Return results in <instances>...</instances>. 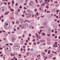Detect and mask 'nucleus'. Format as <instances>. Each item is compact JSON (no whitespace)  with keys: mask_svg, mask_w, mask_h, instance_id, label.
<instances>
[{"mask_svg":"<svg viewBox=\"0 0 60 60\" xmlns=\"http://www.w3.org/2000/svg\"><path fill=\"white\" fill-rule=\"evenodd\" d=\"M53 46L54 47H57V45L56 44H54L53 45Z\"/></svg>","mask_w":60,"mask_h":60,"instance_id":"10","label":"nucleus"},{"mask_svg":"<svg viewBox=\"0 0 60 60\" xmlns=\"http://www.w3.org/2000/svg\"><path fill=\"white\" fill-rule=\"evenodd\" d=\"M56 18H57V19H58V16H57L56 17Z\"/></svg>","mask_w":60,"mask_h":60,"instance_id":"48","label":"nucleus"},{"mask_svg":"<svg viewBox=\"0 0 60 60\" xmlns=\"http://www.w3.org/2000/svg\"><path fill=\"white\" fill-rule=\"evenodd\" d=\"M31 21H32L31 22H32V24H33V23H34V20H32Z\"/></svg>","mask_w":60,"mask_h":60,"instance_id":"31","label":"nucleus"},{"mask_svg":"<svg viewBox=\"0 0 60 60\" xmlns=\"http://www.w3.org/2000/svg\"><path fill=\"white\" fill-rule=\"evenodd\" d=\"M42 34L43 35H45V33H42Z\"/></svg>","mask_w":60,"mask_h":60,"instance_id":"21","label":"nucleus"},{"mask_svg":"<svg viewBox=\"0 0 60 60\" xmlns=\"http://www.w3.org/2000/svg\"><path fill=\"white\" fill-rule=\"evenodd\" d=\"M17 29L18 30L19 29V27H18V28H17Z\"/></svg>","mask_w":60,"mask_h":60,"instance_id":"64","label":"nucleus"},{"mask_svg":"<svg viewBox=\"0 0 60 60\" xmlns=\"http://www.w3.org/2000/svg\"><path fill=\"white\" fill-rule=\"evenodd\" d=\"M50 51H51L50 50H49L48 51V54H50Z\"/></svg>","mask_w":60,"mask_h":60,"instance_id":"17","label":"nucleus"},{"mask_svg":"<svg viewBox=\"0 0 60 60\" xmlns=\"http://www.w3.org/2000/svg\"><path fill=\"white\" fill-rule=\"evenodd\" d=\"M51 34H47V35L49 37L50 36Z\"/></svg>","mask_w":60,"mask_h":60,"instance_id":"18","label":"nucleus"},{"mask_svg":"<svg viewBox=\"0 0 60 60\" xmlns=\"http://www.w3.org/2000/svg\"><path fill=\"white\" fill-rule=\"evenodd\" d=\"M15 60H17V58H15Z\"/></svg>","mask_w":60,"mask_h":60,"instance_id":"63","label":"nucleus"},{"mask_svg":"<svg viewBox=\"0 0 60 60\" xmlns=\"http://www.w3.org/2000/svg\"><path fill=\"white\" fill-rule=\"evenodd\" d=\"M54 43L55 44H56L57 45V42H54Z\"/></svg>","mask_w":60,"mask_h":60,"instance_id":"24","label":"nucleus"},{"mask_svg":"<svg viewBox=\"0 0 60 60\" xmlns=\"http://www.w3.org/2000/svg\"><path fill=\"white\" fill-rule=\"evenodd\" d=\"M55 5L56 7H58V5Z\"/></svg>","mask_w":60,"mask_h":60,"instance_id":"47","label":"nucleus"},{"mask_svg":"<svg viewBox=\"0 0 60 60\" xmlns=\"http://www.w3.org/2000/svg\"><path fill=\"white\" fill-rule=\"evenodd\" d=\"M47 22H44L43 25L45 26H47Z\"/></svg>","mask_w":60,"mask_h":60,"instance_id":"4","label":"nucleus"},{"mask_svg":"<svg viewBox=\"0 0 60 60\" xmlns=\"http://www.w3.org/2000/svg\"><path fill=\"white\" fill-rule=\"evenodd\" d=\"M38 14H39V13H38V12H37V13L36 14V15H38H38H38Z\"/></svg>","mask_w":60,"mask_h":60,"instance_id":"41","label":"nucleus"},{"mask_svg":"<svg viewBox=\"0 0 60 60\" xmlns=\"http://www.w3.org/2000/svg\"><path fill=\"white\" fill-rule=\"evenodd\" d=\"M33 49H31V51H33Z\"/></svg>","mask_w":60,"mask_h":60,"instance_id":"54","label":"nucleus"},{"mask_svg":"<svg viewBox=\"0 0 60 60\" xmlns=\"http://www.w3.org/2000/svg\"><path fill=\"white\" fill-rule=\"evenodd\" d=\"M15 5L16 6H18V3H16Z\"/></svg>","mask_w":60,"mask_h":60,"instance_id":"29","label":"nucleus"},{"mask_svg":"<svg viewBox=\"0 0 60 60\" xmlns=\"http://www.w3.org/2000/svg\"><path fill=\"white\" fill-rule=\"evenodd\" d=\"M50 56V57H52V54Z\"/></svg>","mask_w":60,"mask_h":60,"instance_id":"57","label":"nucleus"},{"mask_svg":"<svg viewBox=\"0 0 60 60\" xmlns=\"http://www.w3.org/2000/svg\"><path fill=\"white\" fill-rule=\"evenodd\" d=\"M28 15H30V10H28Z\"/></svg>","mask_w":60,"mask_h":60,"instance_id":"8","label":"nucleus"},{"mask_svg":"<svg viewBox=\"0 0 60 60\" xmlns=\"http://www.w3.org/2000/svg\"><path fill=\"white\" fill-rule=\"evenodd\" d=\"M19 21H21V22L22 24V22H25V21L23 20V18H21L19 19Z\"/></svg>","mask_w":60,"mask_h":60,"instance_id":"3","label":"nucleus"},{"mask_svg":"<svg viewBox=\"0 0 60 60\" xmlns=\"http://www.w3.org/2000/svg\"><path fill=\"white\" fill-rule=\"evenodd\" d=\"M57 36H56L55 37V38H57Z\"/></svg>","mask_w":60,"mask_h":60,"instance_id":"35","label":"nucleus"},{"mask_svg":"<svg viewBox=\"0 0 60 60\" xmlns=\"http://www.w3.org/2000/svg\"><path fill=\"white\" fill-rule=\"evenodd\" d=\"M24 45H27V43H25L24 44Z\"/></svg>","mask_w":60,"mask_h":60,"instance_id":"46","label":"nucleus"},{"mask_svg":"<svg viewBox=\"0 0 60 60\" xmlns=\"http://www.w3.org/2000/svg\"><path fill=\"white\" fill-rule=\"evenodd\" d=\"M2 8H3V7H2L0 8V11H1V12H3V11H4V9H2Z\"/></svg>","mask_w":60,"mask_h":60,"instance_id":"9","label":"nucleus"},{"mask_svg":"<svg viewBox=\"0 0 60 60\" xmlns=\"http://www.w3.org/2000/svg\"><path fill=\"white\" fill-rule=\"evenodd\" d=\"M16 23L17 24H19V22L18 21H16Z\"/></svg>","mask_w":60,"mask_h":60,"instance_id":"13","label":"nucleus"},{"mask_svg":"<svg viewBox=\"0 0 60 60\" xmlns=\"http://www.w3.org/2000/svg\"><path fill=\"white\" fill-rule=\"evenodd\" d=\"M47 2H50V0H47Z\"/></svg>","mask_w":60,"mask_h":60,"instance_id":"56","label":"nucleus"},{"mask_svg":"<svg viewBox=\"0 0 60 60\" xmlns=\"http://www.w3.org/2000/svg\"><path fill=\"white\" fill-rule=\"evenodd\" d=\"M30 50V48H28L27 49V50H28V51H29V50Z\"/></svg>","mask_w":60,"mask_h":60,"instance_id":"50","label":"nucleus"},{"mask_svg":"<svg viewBox=\"0 0 60 60\" xmlns=\"http://www.w3.org/2000/svg\"><path fill=\"white\" fill-rule=\"evenodd\" d=\"M24 5H26V3H25V4H24Z\"/></svg>","mask_w":60,"mask_h":60,"instance_id":"42","label":"nucleus"},{"mask_svg":"<svg viewBox=\"0 0 60 60\" xmlns=\"http://www.w3.org/2000/svg\"><path fill=\"white\" fill-rule=\"evenodd\" d=\"M8 23H9V22H6L5 23V25H7V26H8Z\"/></svg>","mask_w":60,"mask_h":60,"instance_id":"11","label":"nucleus"},{"mask_svg":"<svg viewBox=\"0 0 60 60\" xmlns=\"http://www.w3.org/2000/svg\"><path fill=\"white\" fill-rule=\"evenodd\" d=\"M55 34H57V31H55Z\"/></svg>","mask_w":60,"mask_h":60,"instance_id":"58","label":"nucleus"},{"mask_svg":"<svg viewBox=\"0 0 60 60\" xmlns=\"http://www.w3.org/2000/svg\"><path fill=\"white\" fill-rule=\"evenodd\" d=\"M54 28L55 30H56V26H55L53 27Z\"/></svg>","mask_w":60,"mask_h":60,"instance_id":"16","label":"nucleus"},{"mask_svg":"<svg viewBox=\"0 0 60 60\" xmlns=\"http://www.w3.org/2000/svg\"><path fill=\"white\" fill-rule=\"evenodd\" d=\"M11 39H12L13 41V42H14V41H15V39L14 38H13V37H12L11 38Z\"/></svg>","mask_w":60,"mask_h":60,"instance_id":"6","label":"nucleus"},{"mask_svg":"<svg viewBox=\"0 0 60 60\" xmlns=\"http://www.w3.org/2000/svg\"><path fill=\"white\" fill-rule=\"evenodd\" d=\"M55 11V9H53L52 10V12H54Z\"/></svg>","mask_w":60,"mask_h":60,"instance_id":"45","label":"nucleus"},{"mask_svg":"<svg viewBox=\"0 0 60 60\" xmlns=\"http://www.w3.org/2000/svg\"><path fill=\"white\" fill-rule=\"evenodd\" d=\"M58 30L59 31H60V28H58Z\"/></svg>","mask_w":60,"mask_h":60,"instance_id":"61","label":"nucleus"},{"mask_svg":"<svg viewBox=\"0 0 60 60\" xmlns=\"http://www.w3.org/2000/svg\"><path fill=\"white\" fill-rule=\"evenodd\" d=\"M23 26H25V27H26V28H27V26H28L27 24V23L26 22H24L23 23Z\"/></svg>","mask_w":60,"mask_h":60,"instance_id":"2","label":"nucleus"},{"mask_svg":"<svg viewBox=\"0 0 60 60\" xmlns=\"http://www.w3.org/2000/svg\"><path fill=\"white\" fill-rule=\"evenodd\" d=\"M37 43H38V44H40V42L38 41L37 42Z\"/></svg>","mask_w":60,"mask_h":60,"instance_id":"34","label":"nucleus"},{"mask_svg":"<svg viewBox=\"0 0 60 60\" xmlns=\"http://www.w3.org/2000/svg\"><path fill=\"white\" fill-rule=\"evenodd\" d=\"M23 0H19L20 1V2H22Z\"/></svg>","mask_w":60,"mask_h":60,"instance_id":"28","label":"nucleus"},{"mask_svg":"<svg viewBox=\"0 0 60 60\" xmlns=\"http://www.w3.org/2000/svg\"><path fill=\"white\" fill-rule=\"evenodd\" d=\"M45 12H47V10L46 9H45V11H44Z\"/></svg>","mask_w":60,"mask_h":60,"instance_id":"55","label":"nucleus"},{"mask_svg":"<svg viewBox=\"0 0 60 60\" xmlns=\"http://www.w3.org/2000/svg\"><path fill=\"white\" fill-rule=\"evenodd\" d=\"M11 4V2H8V4Z\"/></svg>","mask_w":60,"mask_h":60,"instance_id":"49","label":"nucleus"},{"mask_svg":"<svg viewBox=\"0 0 60 60\" xmlns=\"http://www.w3.org/2000/svg\"><path fill=\"white\" fill-rule=\"evenodd\" d=\"M20 11V9H18V11L19 12V11Z\"/></svg>","mask_w":60,"mask_h":60,"instance_id":"27","label":"nucleus"},{"mask_svg":"<svg viewBox=\"0 0 60 60\" xmlns=\"http://www.w3.org/2000/svg\"><path fill=\"white\" fill-rule=\"evenodd\" d=\"M11 19H14V17H11Z\"/></svg>","mask_w":60,"mask_h":60,"instance_id":"36","label":"nucleus"},{"mask_svg":"<svg viewBox=\"0 0 60 60\" xmlns=\"http://www.w3.org/2000/svg\"><path fill=\"white\" fill-rule=\"evenodd\" d=\"M41 42H45V41L44 40H41Z\"/></svg>","mask_w":60,"mask_h":60,"instance_id":"12","label":"nucleus"},{"mask_svg":"<svg viewBox=\"0 0 60 60\" xmlns=\"http://www.w3.org/2000/svg\"><path fill=\"white\" fill-rule=\"evenodd\" d=\"M23 42H24V41H21V44H22L23 43Z\"/></svg>","mask_w":60,"mask_h":60,"instance_id":"14","label":"nucleus"},{"mask_svg":"<svg viewBox=\"0 0 60 60\" xmlns=\"http://www.w3.org/2000/svg\"><path fill=\"white\" fill-rule=\"evenodd\" d=\"M47 51H48V50L47 49L45 50V52H47Z\"/></svg>","mask_w":60,"mask_h":60,"instance_id":"25","label":"nucleus"},{"mask_svg":"<svg viewBox=\"0 0 60 60\" xmlns=\"http://www.w3.org/2000/svg\"><path fill=\"white\" fill-rule=\"evenodd\" d=\"M2 2H0V5H2Z\"/></svg>","mask_w":60,"mask_h":60,"instance_id":"23","label":"nucleus"},{"mask_svg":"<svg viewBox=\"0 0 60 60\" xmlns=\"http://www.w3.org/2000/svg\"><path fill=\"white\" fill-rule=\"evenodd\" d=\"M3 32L4 33V32H5V31H4V30H2Z\"/></svg>","mask_w":60,"mask_h":60,"instance_id":"60","label":"nucleus"},{"mask_svg":"<svg viewBox=\"0 0 60 60\" xmlns=\"http://www.w3.org/2000/svg\"><path fill=\"white\" fill-rule=\"evenodd\" d=\"M7 26V25H6V24H5L4 26V27L5 29H8V28H9V27H8Z\"/></svg>","mask_w":60,"mask_h":60,"instance_id":"5","label":"nucleus"},{"mask_svg":"<svg viewBox=\"0 0 60 60\" xmlns=\"http://www.w3.org/2000/svg\"><path fill=\"white\" fill-rule=\"evenodd\" d=\"M52 32L53 33V32H54V30H52Z\"/></svg>","mask_w":60,"mask_h":60,"instance_id":"53","label":"nucleus"},{"mask_svg":"<svg viewBox=\"0 0 60 60\" xmlns=\"http://www.w3.org/2000/svg\"><path fill=\"white\" fill-rule=\"evenodd\" d=\"M60 10H56V13H58V12H59V11H60Z\"/></svg>","mask_w":60,"mask_h":60,"instance_id":"19","label":"nucleus"},{"mask_svg":"<svg viewBox=\"0 0 60 60\" xmlns=\"http://www.w3.org/2000/svg\"><path fill=\"white\" fill-rule=\"evenodd\" d=\"M40 33L42 32V30H41L40 31Z\"/></svg>","mask_w":60,"mask_h":60,"instance_id":"52","label":"nucleus"},{"mask_svg":"<svg viewBox=\"0 0 60 60\" xmlns=\"http://www.w3.org/2000/svg\"><path fill=\"white\" fill-rule=\"evenodd\" d=\"M0 56H3V54H2L0 55Z\"/></svg>","mask_w":60,"mask_h":60,"instance_id":"51","label":"nucleus"},{"mask_svg":"<svg viewBox=\"0 0 60 60\" xmlns=\"http://www.w3.org/2000/svg\"><path fill=\"white\" fill-rule=\"evenodd\" d=\"M36 11H37V9H35V11L36 12Z\"/></svg>","mask_w":60,"mask_h":60,"instance_id":"59","label":"nucleus"},{"mask_svg":"<svg viewBox=\"0 0 60 60\" xmlns=\"http://www.w3.org/2000/svg\"><path fill=\"white\" fill-rule=\"evenodd\" d=\"M38 33L39 34H40V35L41 34V32H40V31H38Z\"/></svg>","mask_w":60,"mask_h":60,"instance_id":"20","label":"nucleus"},{"mask_svg":"<svg viewBox=\"0 0 60 60\" xmlns=\"http://www.w3.org/2000/svg\"><path fill=\"white\" fill-rule=\"evenodd\" d=\"M25 49L22 50V53L24 52H25Z\"/></svg>","mask_w":60,"mask_h":60,"instance_id":"15","label":"nucleus"},{"mask_svg":"<svg viewBox=\"0 0 60 60\" xmlns=\"http://www.w3.org/2000/svg\"><path fill=\"white\" fill-rule=\"evenodd\" d=\"M15 47L16 49H19L20 46L18 44H16L15 45Z\"/></svg>","mask_w":60,"mask_h":60,"instance_id":"1","label":"nucleus"},{"mask_svg":"<svg viewBox=\"0 0 60 60\" xmlns=\"http://www.w3.org/2000/svg\"><path fill=\"white\" fill-rule=\"evenodd\" d=\"M24 16H25V15H24V14H23V15H22V17H25Z\"/></svg>","mask_w":60,"mask_h":60,"instance_id":"30","label":"nucleus"},{"mask_svg":"<svg viewBox=\"0 0 60 60\" xmlns=\"http://www.w3.org/2000/svg\"><path fill=\"white\" fill-rule=\"evenodd\" d=\"M49 6H46V8H47V9H48V8H49Z\"/></svg>","mask_w":60,"mask_h":60,"instance_id":"26","label":"nucleus"},{"mask_svg":"<svg viewBox=\"0 0 60 60\" xmlns=\"http://www.w3.org/2000/svg\"><path fill=\"white\" fill-rule=\"evenodd\" d=\"M6 14H7V15H8V13H7V12H6L5 14L4 15H6Z\"/></svg>","mask_w":60,"mask_h":60,"instance_id":"40","label":"nucleus"},{"mask_svg":"<svg viewBox=\"0 0 60 60\" xmlns=\"http://www.w3.org/2000/svg\"><path fill=\"white\" fill-rule=\"evenodd\" d=\"M12 2L13 3H14V0H12Z\"/></svg>","mask_w":60,"mask_h":60,"instance_id":"44","label":"nucleus"},{"mask_svg":"<svg viewBox=\"0 0 60 60\" xmlns=\"http://www.w3.org/2000/svg\"><path fill=\"white\" fill-rule=\"evenodd\" d=\"M42 56H44V57H45V58L46 57H45V56H45V53H44V52L42 53Z\"/></svg>","mask_w":60,"mask_h":60,"instance_id":"7","label":"nucleus"},{"mask_svg":"<svg viewBox=\"0 0 60 60\" xmlns=\"http://www.w3.org/2000/svg\"><path fill=\"white\" fill-rule=\"evenodd\" d=\"M14 31H16V29H15V28H14Z\"/></svg>","mask_w":60,"mask_h":60,"instance_id":"37","label":"nucleus"},{"mask_svg":"<svg viewBox=\"0 0 60 60\" xmlns=\"http://www.w3.org/2000/svg\"><path fill=\"white\" fill-rule=\"evenodd\" d=\"M52 36H55V35L54 34H52Z\"/></svg>","mask_w":60,"mask_h":60,"instance_id":"43","label":"nucleus"},{"mask_svg":"<svg viewBox=\"0 0 60 60\" xmlns=\"http://www.w3.org/2000/svg\"><path fill=\"white\" fill-rule=\"evenodd\" d=\"M24 10H26V7H24Z\"/></svg>","mask_w":60,"mask_h":60,"instance_id":"39","label":"nucleus"},{"mask_svg":"<svg viewBox=\"0 0 60 60\" xmlns=\"http://www.w3.org/2000/svg\"><path fill=\"white\" fill-rule=\"evenodd\" d=\"M30 5H33V3L31 2L30 3Z\"/></svg>","mask_w":60,"mask_h":60,"instance_id":"38","label":"nucleus"},{"mask_svg":"<svg viewBox=\"0 0 60 60\" xmlns=\"http://www.w3.org/2000/svg\"><path fill=\"white\" fill-rule=\"evenodd\" d=\"M56 59V58L55 57H54V58H52V59H54V60H55V59Z\"/></svg>","mask_w":60,"mask_h":60,"instance_id":"32","label":"nucleus"},{"mask_svg":"<svg viewBox=\"0 0 60 60\" xmlns=\"http://www.w3.org/2000/svg\"><path fill=\"white\" fill-rule=\"evenodd\" d=\"M19 27H21L22 26V25H19Z\"/></svg>","mask_w":60,"mask_h":60,"instance_id":"62","label":"nucleus"},{"mask_svg":"<svg viewBox=\"0 0 60 60\" xmlns=\"http://www.w3.org/2000/svg\"><path fill=\"white\" fill-rule=\"evenodd\" d=\"M19 8L20 9H21V8H22V6H20Z\"/></svg>","mask_w":60,"mask_h":60,"instance_id":"33","label":"nucleus"},{"mask_svg":"<svg viewBox=\"0 0 60 60\" xmlns=\"http://www.w3.org/2000/svg\"><path fill=\"white\" fill-rule=\"evenodd\" d=\"M36 38H38V35L37 34V35H36Z\"/></svg>","mask_w":60,"mask_h":60,"instance_id":"22","label":"nucleus"}]
</instances>
